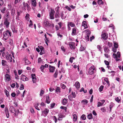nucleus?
Listing matches in <instances>:
<instances>
[{
	"mask_svg": "<svg viewBox=\"0 0 123 123\" xmlns=\"http://www.w3.org/2000/svg\"><path fill=\"white\" fill-rule=\"evenodd\" d=\"M96 71V68L94 66L92 65L91 67L88 71V73L89 74L92 75L95 73Z\"/></svg>",
	"mask_w": 123,
	"mask_h": 123,
	"instance_id": "f257e3e1",
	"label": "nucleus"
},
{
	"mask_svg": "<svg viewBox=\"0 0 123 123\" xmlns=\"http://www.w3.org/2000/svg\"><path fill=\"white\" fill-rule=\"evenodd\" d=\"M10 20L9 18L7 17L4 20V24L5 25L6 27L7 28L9 27L10 24V22L9 20Z\"/></svg>",
	"mask_w": 123,
	"mask_h": 123,
	"instance_id": "f03ea898",
	"label": "nucleus"
},
{
	"mask_svg": "<svg viewBox=\"0 0 123 123\" xmlns=\"http://www.w3.org/2000/svg\"><path fill=\"white\" fill-rule=\"evenodd\" d=\"M5 56L7 60H8L9 62H12V57L11 54L9 55V53L7 52L6 53Z\"/></svg>",
	"mask_w": 123,
	"mask_h": 123,
	"instance_id": "7ed1b4c3",
	"label": "nucleus"
},
{
	"mask_svg": "<svg viewBox=\"0 0 123 123\" xmlns=\"http://www.w3.org/2000/svg\"><path fill=\"white\" fill-rule=\"evenodd\" d=\"M55 12L54 10L53 9H51L50 12H49V16L51 19H54V15Z\"/></svg>",
	"mask_w": 123,
	"mask_h": 123,
	"instance_id": "20e7f679",
	"label": "nucleus"
},
{
	"mask_svg": "<svg viewBox=\"0 0 123 123\" xmlns=\"http://www.w3.org/2000/svg\"><path fill=\"white\" fill-rule=\"evenodd\" d=\"M87 31L86 32V36H85L86 39V40L88 41L89 40V37L90 35V34L91 33V32L89 30H86Z\"/></svg>",
	"mask_w": 123,
	"mask_h": 123,
	"instance_id": "39448f33",
	"label": "nucleus"
},
{
	"mask_svg": "<svg viewBox=\"0 0 123 123\" xmlns=\"http://www.w3.org/2000/svg\"><path fill=\"white\" fill-rule=\"evenodd\" d=\"M3 38L5 40H6L8 39L9 37V35L7 31V30L4 32L3 34Z\"/></svg>",
	"mask_w": 123,
	"mask_h": 123,
	"instance_id": "423d86ee",
	"label": "nucleus"
},
{
	"mask_svg": "<svg viewBox=\"0 0 123 123\" xmlns=\"http://www.w3.org/2000/svg\"><path fill=\"white\" fill-rule=\"evenodd\" d=\"M70 47L71 49H74L76 48L75 46V43L73 42H69V43Z\"/></svg>",
	"mask_w": 123,
	"mask_h": 123,
	"instance_id": "0eeeda50",
	"label": "nucleus"
},
{
	"mask_svg": "<svg viewBox=\"0 0 123 123\" xmlns=\"http://www.w3.org/2000/svg\"><path fill=\"white\" fill-rule=\"evenodd\" d=\"M23 7L26 10V9H27L28 10H29L30 9V7L27 3H25V2H24L23 3Z\"/></svg>",
	"mask_w": 123,
	"mask_h": 123,
	"instance_id": "6e6552de",
	"label": "nucleus"
},
{
	"mask_svg": "<svg viewBox=\"0 0 123 123\" xmlns=\"http://www.w3.org/2000/svg\"><path fill=\"white\" fill-rule=\"evenodd\" d=\"M49 110L47 109H45V110L42 112V114L44 117H46L47 116L48 114L49 113Z\"/></svg>",
	"mask_w": 123,
	"mask_h": 123,
	"instance_id": "1a4fd4ad",
	"label": "nucleus"
},
{
	"mask_svg": "<svg viewBox=\"0 0 123 123\" xmlns=\"http://www.w3.org/2000/svg\"><path fill=\"white\" fill-rule=\"evenodd\" d=\"M77 28L76 27L72 29V31L71 35L72 36L75 35L76 34Z\"/></svg>",
	"mask_w": 123,
	"mask_h": 123,
	"instance_id": "9d476101",
	"label": "nucleus"
},
{
	"mask_svg": "<svg viewBox=\"0 0 123 123\" xmlns=\"http://www.w3.org/2000/svg\"><path fill=\"white\" fill-rule=\"evenodd\" d=\"M38 47L41 50V52L40 53V55H42L43 54H44L45 53V52L44 51V47L41 46H38Z\"/></svg>",
	"mask_w": 123,
	"mask_h": 123,
	"instance_id": "9b49d317",
	"label": "nucleus"
},
{
	"mask_svg": "<svg viewBox=\"0 0 123 123\" xmlns=\"http://www.w3.org/2000/svg\"><path fill=\"white\" fill-rule=\"evenodd\" d=\"M101 37L104 40H106L108 37V35L105 33H104L101 35Z\"/></svg>",
	"mask_w": 123,
	"mask_h": 123,
	"instance_id": "f8f14e48",
	"label": "nucleus"
},
{
	"mask_svg": "<svg viewBox=\"0 0 123 123\" xmlns=\"http://www.w3.org/2000/svg\"><path fill=\"white\" fill-rule=\"evenodd\" d=\"M6 80L8 81H9L11 80V76L8 74H6L5 75Z\"/></svg>",
	"mask_w": 123,
	"mask_h": 123,
	"instance_id": "ddd939ff",
	"label": "nucleus"
},
{
	"mask_svg": "<svg viewBox=\"0 0 123 123\" xmlns=\"http://www.w3.org/2000/svg\"><path fill=\"white\" fill-rule=\"evenodd\" d=\"M21 80L24 81L28 80V78L23 74L21 75Z\"/></svg>",
	"mask_w": 123,
	"mask_h": 123,
	"instance_id": "4468645a",
	"label": "nucleus"
},
{
	"mask_svg": "<svg viewBox=\"0 0 123 123\" xmlns=\"http://www.w3.org/2000/svg\"><path fill=\"white\" fill-rule=\"evenodd\" d=\"M73 121L74 122H75L77 121V116L76 114H73Z\"/></svg>",
	"mask_w": 123,
	"mask_h": 123,
	"instance_id": "2eb2a0df",
	"label": "nucleus"
},
{
	"mask_svg": "<svg viewBox=\"0 0 123 123\" xmlns=\"http://www.w3.org/2000/svg\"><path fill=\"white\" fill-rule=\"evenodd\" d=\"M14 111L15 112L14 113L15 116L17 117H18V115L19 114V113H20L21 114V112H19V110L18 109H17L16 110H15Z\"/></svg>",
	"mask_w": 123,
	"mask_h": 123,
	"instance_id": "dca6fc26",
	"label": "nucleus"
},
{
	"mask_svg": "<svg viewBox=\"0 0 123 123\" xmlns=\"http://www.w3.org/2000/svg\"><path fill=\"white\" fill-rule=\"evenodd\" d=\"M15 109L12 106H10L9 108V110L10 112L12 113H13V111H15Z\"/></svg>",
	"mask_w": 123,
	"mask_h": 123,
	"instance_id": "f3484780",
	"label": "nucleus"
},
{
	"mask_svg": "<svg viewBox=\"0 0 123 123\" xmlns=\"http://www.w3.org/2000/svg\"><path fill=\"white\" fill-rule=\"evenodd\" d=\"M46 102L48 104H49L50 102V100L49 99V95H47L46 96Z\"/></svg>",
	"mask_w": 123,
	"mask_h": 123,
	"instance_id": "a211bd4d",
	"label": "nucleus"
},
{
	"mask_svg": "<svg viewBox=\"0 0 123 123\" xmlns=\"http://www.w3.org/2000/svg\"><path fill=\"white\" fill-rule=\"evenodd\" d=\"M49 72L52 73L53 72H54V70L55 69V67L50 65L49 66Z\"/></svg>",
	"mask_w": 123,
	"mask_h": 123,
	"instance_id": "6ab92c4d",
	"label": "nucleus"
},
{
	"mask_svg": "<svg viewBox=\"0 0 123 123\" xmlns=\"http://www.w3.org/2000/svg\"><path fill=\"white\" fill-rule=\"evenodd\" d=\"M23 60L25 61V65H28L31 63L26 58H24Z\"/></svg>",
	"mask_w": 123,
	"mask_h": 123,
	"instance_id": "aec40b11",
	"label": "nucleus"
},
{
	"mask_svg": "<svg viewBox=\"0 0 123 123\" xmlns=\"http://www.w3.org/2000/svg\"><path fill=\"white\" fill-rule=\"evenodd\" d=\"M82 26L84 27L85 29H86L88 27L86 25V21H84L83 22Z\"/></svg>",
	"mask_w": 123,
	"mask_h": 123,
	"instance_id": "412c9836",
	"label": "nucleus"
},
{
	"mask_svg": "<svg viewBox=\"0 0 123 123\" xmlns=\"http://www.w3.org/2000/svg\"><path fill=\"white\" fill-rule=\"evenodd\" d=\"M43 23L45 27L49 26L50 25V24L49 23L48 21H44Z\"/></svg>",
	"mask_w": 123,
	"mask_h": 123,
	"instance_id": "4be33fe9",
	"label": "nucleus"
},
{
	"mask_svg": "<svg viewBox=\"0 0 123 123\" xmlns=\"http://www.w3.org/2000/svg\"><path fill=\"white\" fill-rule=\"evenodd\" d=\"M104 51L106 53H109V51L110 50L106 47H105L104 48Z\"/></svg>",
	"mask_w": 123,
	"mask_h": 123,
	"instance_id": "5701e85b",
	"label": "nucleus"
},
{
	"mask_svg": "<svg viewBox=\"0 0 123 123\" xmlns=\"http://www.w3.org/2000/svg\"><path fill=\"white\" fill-rule=\"evenodd\" d=\"M75 86L76 88L78 89L80 87V83L78 81L76 82L75 83Z\"/></svg>",
	"mask_w": 123,
	"mask_h": 123,
	"instance_id": "b1692460",
	"label": "nucleus"
},
{
	"mask_svg": "<svg viewBox=\"0 0 123 123\" xmlns=\"http://www.w3.org/2000/svg\"><path fill=\"white\" fill-rule=\"evenodd\" d=\"M32 6L34 7L36 6L37 2L36 0H33L32 1Z\"/></svg>",
	"mask_w": 123,
	"mask_h": 123,
	"instance_id": "393cba45",
	"label": "nucleus"
},
{
	"mask_svg": "<svg viewBox=\"0 0 123 123\" xmlns=\"http://www.w3.org/2000/svg\"><path fill=\"white\" fill-rule=\"evenodd\" d=\"M68 101L65 98L64 99L62 100V103L64 105H65L67 103Z\"/></svg>",
	"mask_w": 123,
	"mask_h": 123,
	"instance_id": "a878e982",
	"label": "nucleus"
},
{
	"mask_svg": "<svg viewBox=\"0 0 123 123\" xmlns=\"http://www.w3.org/2000/svg\"><path fill=\"white\" fill-rule=\"evenodd\" d=\"M68 24L71 27H74L75 26V24L72 22H68Z\"/></svg>",
	"mask_w": 123,
	"mask_h": 123,
	"instance_id": "bb28decb",
	"label": "nucleus"
},
{
	"mask_svg": "<svg viewBox=\"0 0 123 123\" xmlns=\"http://www.w3.org/2000/svg\"><path fill=\"white\" fill-rule=\"evenodd\" d=\"M7 63V62L6 61L2 60V66H5L6 65Z\"/></svg>",
	"mask_w": 123,
	"mask_h": 123,
	"instance_id": "cd10ccee",
	"label": "nucleus"
},
{
	"mask_svg": "<svg viewBox=\"0 0 123 123\" xmlns=\"http://www.w3.org/2000/svg\"><path fill=\"white\" fill-rule=\"evenodd\" d=\"M88 101L87 99H84L81 101V103H84V104H86L88 103Z\"/></svg>",
	"mask_w": 123,
	"mask_h": 123,
	"instance_id": "c85d7f7f",
	"label": "nucleus"
},
{
	"mask_svg": "<svg viewBox=\"0 0 123 123\" xmlns=\"http://www.w3.org/2000/svg\"><path fill=\"white\" fill-rule=\"evenodd\" d=\"M86 49V47H84L82 46H81L80 49V51H82Z\"/></svg>",
	"mask_w": 123,
	"mask_h": 123,
	"instance_id": "c756f323",
	"label": "nucleus"
},
{
	"mask_svg": "<svg viewBox=\"0 0 123 123\" xmlns=\"http://www.w3.org/2000/svg\"><path fill=\"white\" fill-rule=\"evenodd\" d=\"M58 115L59 118H62L64 117V115L62 114L61 113L59 114Z\"/></svg>",
	"mask_w": 123,
	"mask_h": 123,
	"instance_id": "7c9ffc66",
	"label": "nucleus"
},
{
	"mask_svg": "<svg viewBox=\"0 0 123 123\" xmlns=\"http://www.w3.org/2000/svg\"><path fill=\"white\" fill-rule=\"evenodd\" d=\"M87 118L89 119H92V115L91 113L89 114L87 116Z\"/></svg>",
	"mask_w": 123,
	"mask_h": 123,
	"instance_id": "2f4dec72",
	"label": "nucleus"
},
{
	"mask_svg": "<svg viewBox=\"0 0 123 123\" xmlns=\"http://www.w3.org/2000/svg\"><path fill=\"white\" fill-rule=\"evenodd\" d=\"M58 74V71L57 70H56L54 74V76L55 78H56L57 77V75Z\"/></svg>",
	"mask_w": 123,
	"mask_h": 123,
	"instance_id": "473e14b6",
	"label": "nucleus"
},
{
	"mask_svg": "<svg viewBox=\"0 0 123 123\" xmlns=\"http://www.w3.org/2000/svg\"><path fill=\"white\" fill-rule=\"evenodd\" d=\"M113 43L114 44V47L116 48H117L118 46V43L115 42H114Z\"/></svg>",
	"mask_w": 123,
	"mask_h": 123,
	"instance_id": "72a5a7b5",
	"label": "nucleus"
},
{
	"mask_svg": "<svg viewBox=\"0 0 123 123\" xmlns=\"http://www.w3.org/2000/svg\"><path fill=\"white\" fill-rule=\"evenodd\" d=\"M104 87V86L103 85H101L100 86L99 89V91L100 92H101L103 91Z\"/></svg>",
	"mask_w": 123,
	"mask_h": 123,
	"instance_id": "f704fd0d",
	"label": "nucleus"
},
{
	"mask_svg": "<svg viewBox=\"0 0 123 123\" xmlns=\"http://www.w3.org/2000/svg\"><path fill=\"white\" fill-rule=\"evenodd\" d=\"M14 4H17L18 3H19L20 2L21 0H14Z\"/></svg>",
	"mask_w": 123,
	"mask_h": 123,
	"instance_id": "c9c22d12",
	"label": "nucleus"
},
{
	"mask_svg": "<svg viewBox=\"0 0 123 123\" xmlns=\"http://www.w3.org/2000/svg\"><path fill=\"white\" fill-rule=\"evenodd\" d=\"M45 68L44 66L42 65L40 67V69L42 72H43V69Z\"/></svg>",
	"mask_w": 123,
	"mask_h": 123,
	"instance_id": "e433bc0d",
	"label": "nucleus"
},
{
	"mask_svg": "<svg viewBox=\"0 0 123 123\" xmlns=\"http://www.w3.org/2000/svg\"><path fill=\"white\" fill-rule=\"evenodd\" d=\"M6 8L5 7H3L2 9L1 10V12L3 13H4L5 11H6Z\"/></svg>",
	"mask_w": 123,
	"mask_h": 123,
	"instance_id": "4c0bfd02",
	"label": "nucleus"
},
{
	"mask_svg": "<svg viewBox=\"0 0 123 123\" xmlns=\"http://www.w3.org/2000/svg\"><path fill=\"white\" fill-rule=\"evenodd\" d=\"M97 104V107H99L102 105L103 104L102 103L100 102H98Z\"/></svg>",
	"mask_w": 123,
	"mask_h": 123,
	"instance_id": "58836bf2",
	"label": "nucleus"
},
{
	"mask_svg": "<svg viewBox=\"0 0 123 123\" xmlns=\"http://www.w3.org/2000/svg\"><path fill=\"white\" fill-rule=\"evenodd\" d=\"M75 58L73 57H72L70 58L69 60V61L71 63H72L73 62V60Z\"/></svg>",
	"mask_w": 123,
	"mask_h": 123,
	"instance_id": "ea45409f",
	"label": "nucleus"
},
{
	"mask_svg": "<svg viewBox=\"0 0 123 123\" xmlns=\"http://www.w3.org/2000/svg\"><path fill=\"white\" fill-rule=\"evenodd\" d=\"M100 110L103 112H105L106 110L105 108V107L101 108L100 109Z\"/></svg>",
	"mask_w": 123,
	"mask_h": 123,
	"instance_id": "a19ab883",
	"label": "nucleus"
},
{
	"mask_svg": "<svg viewBox=\"0 0 123 123\" xmlns=\"http://www.w3.org/2000/svg\"><path fill=\"white\" fill-rule=\"evenodd\" d=\"M81 118L83 120H85L86 119V117H85V115L83 114L81 117Z\"/></svg>",
	"mask_w": 123,
	"mask_h": 123,
	"instance_id": "79ce46f5",
	"label": "nucleus"
},
{
	"mask_svg": "<svg viewBox=\"0 0 123 123\" xmlns=\"http://www.w3.org/2000/svg\"><path fill=\"white\" fill-rule=\"evenodd\" d=\"M98 4L99 5H101L103 3L102 0H98Z\"/></svg>",
	"mask_w": 123,
	"mask_h": 123,
	"instance_id": "37998d69",
	"label": "nucleus"
},
{
	"mask_svg": "<svg viewBox=\"0 0 123 123\" xmlns=\"http://www.w3.org/2000/svg\"><path fill=\"white\" fill-rule=\"evenodd\" d=\"M104 80L106 82V83L108 84L109 85H110V83H109V81L108 80V79H107V78H105V79H104Z\"/></svg>",
	"mask_w": 123,
	"mask_h": 123,
	"instance_id": "c03bdc74",
	"label": "nucleus"
},
{
	"mask_svg": "<svg viewBox=\"0 0 123 123\" xmlns=\"http://www.w3.org/2000/svg\"><path fill=\"white\" fill-rule=\"evenodd\" d=\"M68 98L71 101L73 99V97L72 96V95H69L68 96Z\"/></svg>",
	"mask_w": 123,
	"mask_h": 123,
	"instance_id": "a18cd8bd",
	"label": "nucleus"
},
{
	"mask_svg": "<svg viewBox=\"0 0 123 123\" xmlns=\"http://www.w3.org/2000/svg\"><path fill=\"white\" fill-rule=\"evenodd\" d=\"M115 100L118 103H119V102L120 101V99H119L118 97H117L115 99Z\"/></svg>",
	"mask_w": 123,
	"mask_h": 123,
	"instance_id": "49530a36",
	"label": "nucleus"
},
{
	"mask_svg": "<svg viewBox=\"0 0 123 123\" xmlns=\"http://www.w3.org/2000/svg\"><path fill=\"white\" fill-rule=\"evenodd\" d=\"M97 48H98V49H99V50L100 51H101L102 48L99 45H98L97 46Z\"/></svg>",
	"mask_w": 123,
	"mask_h": 123,
	"instance_id": "de8ad7c7",
	"label": "nucleus"
},
{
	"mask_svg": "<svg viewBox=\"0 0 123 123\" xmlns=\"http://www.w3.org/2000/svg\"><path fill=\"white\" fill-rule=\"evenodd\" d=\"M29 15L27 13L26 14L25 18L27 20H28L29 19Z\"/></svg>",
	"mask_w": 123,
	"mask_h": 123,
	"instance_id": "09e8293b",
	"label": "nucleus"
},
{
	"mask_svg": "<svg viewBox=\"0 0 123 123\" xmlns=\"http://www.w3.org/2000/svg\"><path fill=\"white\" fill-rule=\"evenodd\" d=\"M5 113H8L9 112V111L8 108L7 107H6L5 109Z\"/></svg>",
	"mask_w": 123,
	"mask_h": 123,
	"instance_id": "8fccbe9b",
	"label": "nucleus"
},
{
	"mask_svg": "<svg viewBox=\"0 0 123 123\" xmlns=\"http://www.w3.org/2000/svg\"><path fill=\"white\" fill-rule=\"evenodd\" d=\"M30 24H29V26L31 27L33 25V23L32 21L30 20Z\"/></svg>",
	"mask_w": 123,
	"mask_h": 123,
	"instance_id": "3c124183",
	"label": "nucleus"
},
{
	"mask_svg": "<svg viewBox=\"0 0 123 123\" xmlns=\"http://www.w3.org/2000/svg\"><path fill=\"white\" fill-rule=\"evenodd\" d=\"M30 111L31 113H35V111L32 108H30Z\"/></svg>",
	"mask_w": 123,
	"mask_h": 123,
	"instance_id": "603ef678",
	"label": "nucleus"
},
{
	"mask_svg": "<svg viewBox=\"0 0 123 123\" xmlns=\"http://www.w3.org/2000/svg\"><path fill=\"white\" fill-rule=\"evenodd\" d=\"M55 103H53L52 104H50V107L51 108H54V106L55 105Z\"/></svg>",
	"mask_w": 123,
	"mask_h": 123,
	"instance_id": "864d4df0",
	"label": "nucleus"
},
{
	"mask_svg": "<svg viewBox=\"0 0 123 123\" xmlns=\"http://www.w3.org/2000/svg\"><path fill=\"white\" fill-rule=\"evenodd\" d=\"M113 58H116L117 59L118 57L117 55L115 53H113Z\"/></svg>",
	"mask_w": 123,
	"mask_h": 123,
	"instance_id": "5fc2aeb1",
	"label": "nucleus"
},
{
	"mask_svg": "<svg viewBox=\"0 0 123 123\" xmlns=\"http://www.w3.org/2000/svg\"><path fill=\"white\" fill-rule=\"evenodd\" d=\"M44 91L43 90H41L40 93V95L41 96H42V95L44 94Z\"/></svg>",
	"mask_w": 123,
	"mask_h": 123,
	"instance_id": "6e6d98bb",
	"label": "nucleus"
},
{
	"mask_svg": "<svg viewBox=\"0 0 123 123\" xmlns=\"http://www.w3.org/2000/svg\"><path fill=\"white\" fill-rule=\"evenodd\" d=\"M108 45L110 47H111L112 46L113 44L112 43H110L109 42H108Z\"/></svg>",
	"mask_w": 123,
	"mask_h": 123,
	"instance_id": "4d7b16f0",
	"label": "nucleus"
},
{
	"mask_svg": "<svg viewBox=\"0 0 123 123\" xmlns=\"http://www.w3.org/2000/svg\"><path fill=\"white\" fill-rule=\"evenodd\" d=\"M72 95L73 96V98H75V97L76 95L75 93L74 92H72Z\"/></svg>",
	"mask_w": 123,
	"mask_h": 123,
	"instance_id": "13d9d810",
	"label": "nucleus"
},
{
	"mask_svg": "<svg viewBox=\"0 0 123 123\" xmlns=\"http://www.w3.org/2000/svg\"><path fill=\"white\" fill-rule=\"evenodd\" d=\"M11 96L13 97H15L16 96V94L15 93L12 92L11 94Z\"/></svg>",
	"mask_w": 123,
	"mask_h": 123,
	"instance_id": "bf43d9fd",
	"label": "nucleus"
},
{
	"mask_svg": "<svg viewBox=\"0 0 123 123\" xmlns=\"http://www.w3.org/2000/svg\"><path fill=\"white\" fill-rule=\"evenodd\" d=\"M104 62L105 64L106 65H109V63L108 61L105 60L104 61Z\"/></svg>",
	"mask_w": 123,
	"mask_h": 123,
	"instance_id": "052dcab7",
	"label": "nucleus"
},
{
	"mask_svg": "<svg viewBox=\"0 0 123 123\" xmlns=\"http://www.w3.org/2000/svg\"><path fill=\"white\" fill-rule=\"evenodd\" d=\"M24 86L23 84H22L20 86V90H22L24 89Z\"/></svg>",
	"mask_w": 123,
	"mask_h": 123,
	"instance_id": "680f3d73",
	"label": "nucleus"
},
{
	"mask_svg": "<svg viewBox=\"0 0 123 123\" xmlns=\"http://www.w3.org/2000/svg\"><path fill=\"white\" fill-rule=\"evenodd\" d=\"M60 108L61 109H63L65 110H66L67 109V108L66 107H64L63 106H61Z\"/></svg>",
	"mask_w": 123,
	"mask_h": 123,
	"instance_id": "e2e57ef3",
	"label": "nucleus"
},
{
	"mask_svg": "<svg viewBox=\"0 0 123 123\" xmlns=\"http://www.w3.org/2000/svg\"><path fill=\"white\" fill-rule=\"evenodd\" d=\"M118 57L119 58L120 56V54L119 52L118 51L117 53V55Z\"/></svg>",
	"mask_w": 123,
	"mask_h": 123,
	"instance_id": "0e129e2a",
	"label": "nucleus"
},
{
	"mask_svg": "<svg viewBox=\"0 0 123 123\" xmlns=\"http://www.w3.org/2000/svg\"><path fill=\"white\" fill-rule=\"evenodd\" d=\"M15 13V10L14 9H12L11 10V14L13 15Z\"/></svg>",
	"mask_w": 123,
	"mask_h": 123,
	"instance_id": "69168bd1",
	"label": "nucleus"
},
{
	"mask_svg": "<svg viewBox=\"0 0 123 123\" xmlns=\"http://www.w3.org/2000/svg\"><path fill=\"white\" fill-rule=\"evenodd\" d=\"M42 62V60L41 58L39 57L38 59V63H41Z\"/></svg>",
	"mask_w": 123,
	"mask_h": 123,
	"instance_id": "338daca9",
	"label": "nucleus"
},
{
	"mask_svg": "<svg viewBox=\"0 0 123 123\" xmlns=\"http://www.w3.org/2000/svg\"><path fill=\"white\" fill-rule=\"evenodd\" d=\"M114 104L113 103L111 102V103L109 106L112 107V108L114 106Z\"/></svg>",
	"mask_w": 123,
	"mask_h": 123,
	"instance_id": "774afa93",
	"label": "nucleus"
}]
</instances>
